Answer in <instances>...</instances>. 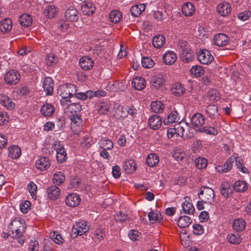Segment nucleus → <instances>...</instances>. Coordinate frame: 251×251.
<instances>
[{
    "label": "nucleus",
    "mask_w": 251,
    "mask_h": 251,
    "mask_svg": "<svg viewBox=\"0 0 251 251\" xmlns=\"http://www.w3.org/2000/svg\"><path fill=\"white\" fill-rule=\"evenodd\" d=\"M8 228L11 234L15 233V236H17L18 234H24L25 232L26 225L23 219L16 218L11 222Z\"/></svg>",
    "instance_id": "f257e3e1"
},
{
    "label": "nucleus",
    "mask_w": 251,
    "mask_h": 251,
    "mask_svg": "<svg viewBox=\"0 0 251 251\" xmlns=\"http://www.w3.org/2000/svg\"><path fill=\"white\" fill-rule=\"evenodd\" d=\"M88 223L86 221L78 222L73 226L71 237L76 238L78 235H82L89 230Z\"/></svg>",
    "instance_id": "f03ea898"
},
{
    "label": "nucleus",
    "mask_w": 251,
    "mask_h": 251,
    "mask_svg": "<svg viewBox=\"0 0 251 251\" xmlns=\"http://www.w3.org/2000/svg\"><path fill=\"white\" fill-rule=\"evenodd\" d=\"M198 195L200 200H204L205 202H206V200L209 201L210 203L211 202L210 201H213L215 197L214 190L212 188L205 186L201 187Z\"/></svg>",
    "instance_id": "7ed1b4c3"
},
{
    "label": "nucleus",
    "mask_w": 251,
    "mask_h": 251,
    "mask_svg": "<svg viewBox=\"0 0 251 251\" xmlns=\"http://www.w3.org/2000/svg\"><path fill=\"white\" fill-rule=\"evenodd\" d=\"M71 120V128L75 134H78L82 128L83 120L80 116L77 114H72L70 116Z\"/></svg>",
    "instance_id": "20e7f679"
},
{
    "label": "nucleus",
    "mask_w": 251,
    "mask_h": 251,
    "mask_svg": "<svg viewBox=\"0 0 251 251\" xmlns=\"http://www.w3.org/2000/svg\"><path fill=\"white\" fill-rule=\"evenodd\" d=\"M21 75L16 70L12 69L8 71L5 75L4 79L5 82L9 85H14L20 81Z\"/></svg>",
    "instance_id": "39448f33"
},
{
    "label": "nucleus",
    "mask_w": 251,
    "mask_h": 251,
    "mask_svg": "<svg viewBox=\"0 0 251 251\" xmlns=\"http://www.w3.org/2000/svg\"><path fill=\"white\" fill-rule=\"evenodd\" d=\"M205 122L204 116L201 113L197 112L193 114L191 118V123L194 129L201 128Z\"/></svg>",
    "instance_id": "423d86ee"
},
{
    "label": "nucleus",
    "mask_w": 251,
    "mask_h": 251,
    "mask_svg": "<svg viewBox=\"0 0 251 251\" xmlns=\"http://www.w3.org/2000/svg\"><path fill=\"white\" fill-rule=\"evenodd\" d=\"M197 58L201 63L206 65L211 63L214 60L211 53L206 50H199L197 53Z\"/></svg>",
    "instance_id": "0eeeda50"
},
{
    "label": "nucleus",
    "mask_w": 251,
    "mask_h": 251,
    "mask_svg": "<svg viewBox=\"0 0 251 251\" xmlns=\"http://www.w3.org/2000/svg\"><path fill=\"white\" fill-rule=\"evenodd\" d=\"M217 12L221 16L226 17L231 11V7L228 2H221L217 6Z\"/></svg>",
    "instance_id": "6e6552de"
},
{
    "label": "nucleus",
    "mask_w": 251,
    "mask_h": 251,
    "mask_svg": "<svg viewBox=\"0 0 251 251\" xmlns=\"http://www.w3.org/2000/svg\"><path fill=\"white\" fill-rule=\"evenodd\" d=\"M81 199L79 196L76 193H71L66 198L65 202L66 204L70 207H75L80 203Z\"/></svg>",
    "instance_id": "1a4fd4ad"
},
{
    "label": "nucleus",
    "mask_w": 251,
    "mask_h": 251,
    "mask_svg": "<svg viewBox=\"0 0 251 251\" xmlns=\"http://www.w3.org/2000/svg\"><path fill=\"white\" fill-rule=\"evenodd\" d=\"M65 17L66 20L69 21L76 22L79 18L78 12L74 7L70 6L66 10Z\"/></svg>",
    "instance_id": "9d476101"
},
{
    "label": "nucleus",
    "mask_w": 251,
    "mask_h": 251,
    "mask_svg": "<svg viewBox=\"0 0 251 251\" xmlns=\"http://www.w3.org/2000/svg\"><path fill=\"white\" fill-rule=\"evenodd\" d=\"M235 160V157L231 156L229 158H228L226 160V162L224 164V165L218 166L216 168L217 171L222 173H226L229 171L232 168Z\"/></svg>",
    "instance_id": "9b49d317"
},
{
    "label": "nucleus",
    "mask_w": 251,
    "mask_h": 251,
    "mask_svg": "<svg viewBox=\"0 0 251 251\" xmlns=\"http://www.w3.org/2000/svg\"><path fill=\"white\" fill-rule=\"evenodd\" d=\"M213 41L215 45L224 47L228 43L229 38L225 34L219 33L215 35Z\"/></svg>",
    "instance_id": "f8f14e48"
},
{
    "label": "nucleus",
    "mask_w": 251,
    "mask_h": 251,
    "mask_svg": "<svg viewBox=\"0 0 251 251\" xmlns=\"http://www.w3.org/2000/svg\"><path fill=\"white\" fill-rule=\"evenodd\" d=\"M151 89H158L165 84L163 77L161 75L153 76L150 80Z\"/></svg>",
    "instance_id": "ddd939ff"
},
{
    "label": "nucleus",
    "mask_w": 251,
    "mask_h": 251,
    "mask_svg": "<svg viewBox=\"0 0 251 251\" xmlns=\"http://www.w3.org/2000/svg\"><path fill=\"white\" fill-rule=\"evenodd\" d=\"M43 88L47 95H51L54 88V83L50 77H46L44 79Z\"/></svg>",
    "instance_id": "4468645a"
},
{
    "label": "nucleus",
    "mask_w": 251,
    "mask_h": 251,
    "mask_svg": "<svg viewBox=\"0 0 251 251\" xmlns=\"http://www.w3.org/2000/svg\"><path fill=\"white\" fill-rule=\"evenodd\" d=\"M49 159L45 156H41L36 160V166L38 169L41 171L47 170L50 166Z\"/></svg>",
    "instance_id": "2eb2a0df"
},
{
    "label": "nucleus",
    "mask_w": 251,
    "mask_h": 251,
    "mask_svg": "<svg viewBox=\"0 0 251 251\" xmlns=\"http://www.w3.org/2000/svg\"><path fill=\"white\" fill-rule=\"evenodd\" d=\"M148 124L151 128L156 130L160 127L162 124V120L158 115H153L150 117Z\"/></svg>",
    "instance_id": "dca6fc26"
},
{
    "label": "nucleus",
    "mask_w": 251,
    "mask_h": 251,
    "mask_svg": "<svg viewBox=\"0 0 251 251\" xmlns=\"http://www.w3.org/2000/svg\"><path fill=\"white\" fill-rule=\"evenodd\" d=\"M47 194L49 198L54 200L59 197L60 191L56 186L51 185L47 189Z\"/></svg>",
    "instance_id": "f3484780"
},
{
    "label": "nucleus",
    "mask_w": 251,
    "mask_h": 251,
    "mask_svg": "<svg viewBox=\"0 0 251 251\" xmlns=\"http://www.w3.org/2000/svg\"><path fill=\"white\" fill-rule=\"evenodd\" d=\"M79 65L84 70L91 69L94 66V62L92 59L87 56H83L80 59Z\"/></svg>",
    "instance_id": "a211bd4d"
},
{
    "label": "nucleus",
    "mask_w": 251,
    "mask_h": 251,
    "mask_svg": "<svg viewBox=\"0 0 251 251\" xmlns=\"http://www.w3.org/2000/svg\"><path fill=\"white\" fill-rule=\"evenodd\" d=\"M179 120L178 113L176 111L171 112L163 120L165 125H168L172 123H178Z\"/></svg>",
    "instance_id": "6ab92c4d"
},
{
    "label": "nucleus",
    "mask_w": 251,
    "mask_h": 251,
    "mask_svg": "<svg viewBox=\"0 0 251 251\" xmlns=\"http://www.w3.org/2000/svg\"><path fill=\"white\" fill-rule=\"evenodd\" d=\"M132 86L137 90L144 89L146 86V80L141 76L135 77L132 81Z\"/></svg>",
    "instance_id": "aec40b11"
},
{
    "label": "nucleus",
    "mask_w": 251,
    "mask_h": 251,
    "mask_svg": "<svg viewBox=\"0 0 251 251\" xmlns=\"http://www.w3.org/2000/svg\"><path fill=\"white\" fill-rule=\"evenodd\" d=\"M8 155L13 159H17L21 155V149L17 145H12L8 148Z\"/></svg>",
    "instance_id": "412c9836"
},
{
    "label": "nucleus",
    "mask_w": 251,
    "mask_h": 251,
    "mask_svg": "<svg viewBox=\"0 0 251 251\" xmlns=\"http://www.w3.org/2000/svg\"><path fill=\"white\" fill-rule=\"evenodd\" d=\"M176 53L173 51L166 52L163 56V60L166 65H170L174 64L176 60Z\"/></svg>",
    "instance_id": "4be33fe9"
},
{
    "label": "nucleus",
    "mask_w": 251,
    "mask_h": 251,
    "mask_svg": "<svg viewBox=\"0 0 251 251\" xmlns=\"http://www.w3.org/2000/svg\"><path fill=\"white\" fill-rule=\"evenodd\" d=\"M123 169L126 174H132L136 169V163L133 159L125 161L123 164Z\"/></svg>",
    "instance_id": "5701e85b"
},
{
    "label": "nucleus",
    "mask_w": 251,
    "mask_h": 251,
    "mask_svg": "<svg viewBox=\"0 0 251 251\" xmlns=\"http://www.w3.org/2000/svg\"><path fill=\"white\" fill-rule=\"evenodd\" d=\"M0 103L9 110H12L15 106L12 100L3 94H0Z\"/></svg>",
    "instance_id": "b1692460"
},
{
    "label": "nucleus",
    "mask_w": 251,
    "mask_h": 251,
    "mask_svg": "<svg viewBox=\"0 0 251 251\" xmlns=\"http://www.w3.org/2000/svg\"><path fill=\"white\" fill-rule=\"evenodd\" d=\"M13 23L10 18H5L0 23V30L3 33L9 31L12 28Z\"/></svg>",
    "instance_id": "393cba45"
},
{
    "label": "nucleus",
    "mask_w": 251,
    "mask_h": 251,
    "mask_svg": "<svg viewBox=\"0 0 251 251\" xmlns=\"http://www.w3.org/2000/svg\"><path fill=\"white\" fill-rule=\"evenodd\" d=\"M195 10L194 5L190 2L184 3L181 7V11L186 16H191L193 14Z\"/></svg>",
    "instance_id": "a878e982"
},
{
    "label": "nucleus",
    "mask_w": 251,
    "mask_h": 251,
    "mask_svg": "<svg viewBox=\"0 0 251 251\" xmlns=\"http://www.w3.org/2000/svg\"><path fill=\"white\" fill-rule=\"evenodd\" d=\"M146 9V5L144 3L135 4L132 6L130 8V13L131 15L134 17H137Z\"/></svg>",
    "instance_id": "bb28decb"
},
{
    "label": "nucleus",
    "mask_w": 251,
    "mask_h": 251,
    "mask_svg": "<svg viewBox=\"0 0 251 251\" xmlns=\"http://www.w3.org/2000/svg\"><path fill=\"white\" fill-rule=\"evenodd\" d=\"M81 10L84 15H91L95 13L96 7L93 3L87 2L81 6Z\"/></svg>",
    "instance_id": "cd10ccee"
},
{
    "label": "nucleus",
    "mask_w": 251,
    "mask_h": 251,
    "mask_svg": "<svg viewBox=\"0 0 251 251\" xmlns=\"http://www.w3.org/2000/svg\"><path fill=\"white\" fill-rule=\"evenodd\" d=\"M100 147L102 149L111 150L113 148L112 141L106 137H102L98 142Z\"/></svg>",
    "instance_id": "c85d7f7f"
},
{
    "label": "nucleus",
    "mask_w": 251,
    "mask_h": 251,
    "mask_svg": "<svg viewBox=\"0 0 251 251\" xmlns=\"http://www.w3.org/2000/svg\"><path fill=\"white\" fill-rule=\"evenodd\" d=\"M40 112L44 117H50L54 113V108L51 104L45 103L41 107Z\"/></svg>",
    "instance_id": "c756f323"
},
{
    "label": "nucleus",
    "mask_w": 251,
    "mask_h": 251,
    "mask_svg": "<svg viewBox=\"0 0 251 251\" xmlns=\"http://www.w3.org/2000/svg\"><path fill=\"white\" fill-rule=\"evenodd\" d=\"M193 52L187 48L183 49L180 53V57L185 63H189L193 59Z\"/></svg>",
    "instance_id": "7c9ffc66"
},
{
    "label": "nucleus",
    "mask_w": 251,
    "mask_h": 251,
    "mask_svg": "<svg viewBox=\"0 0 251 251\" xmlns=\"http://www.w3.org/2000/svg\"><path fill=\"white\" fill-rule=\"evenodd\" d=\"M159 161V156L155 153L149 154L146 158L147 164L151 167L156 166Z\"/></svg>",
    "instance_id": "2f4dec72"
},
{
    "label": "nucleus",
    "mask_w": 251,
    "mask_h": 251,
    "mask_svg": "<svg viewBox=\"0 0 251 251\" xmlns=\"http://www.w3.org/2000/svg\"><path fill=\"white\" fill-rule=\"evenodd\" d=\"M192 222L191 219L187 216H180L177 221V225L181 228H186Z\"/></svg>",
    "instance_id": "473e14b6"
},
{
    "label": "nucleus",
    "mask_w": 251,
    "mask_h": 251,
    "mask_svg": "<svg viewBox=\"0 0 251 251\" xmlns=\"http://www.w3.org/2000/svg\"><path fill=\"white\" fill-rule=\"evenodd\" d=\"M153 46L156 48L162 47L165 43V38L162 35H157L155 36L152 40Z\"/></svg>",
    "instance_id": "72a5a7b5"
},
{
    "label": "nucleus",
    "mask_w": 251,
    "mask_h": 251,
    "mask_svg": "<svg viewBox=\"0 0 251 251\" xmlns=\"http://www.w3.org/2000/svg\"><path fill=\"white\" fill-rule=\"evenodd\" d=\"M67 86L66 84H63L59 87L57 90V93L62 97L63 99H65L66 101H69L72 102V100H70L69 95L68 94Z\"/></svg>",
    "instance_id": "f704fd0d"
},
{
    "label": "nucleus",
    "mask_w": 251,
    "mask_h": 251,
    "mask_svg": "<svg viewBox=\"0 0 251 251\" xmlns=\"http://www.w3.org/2000/svg\"><path fill=\"white\" fill-rule=\"evenodd\" d=\"M196 131L213 135H216L218 133L217 129L211 126H202L201 128L196 129Z\"/></svg>",
    "instance_id": "c9c22d12"
},
{
    "label": "nucleus",
    "mask_w": 251,
    "mask_h": 251,
    "mask_svg": "<svg viewBox=\"0 0 251 251\" xmlns=\"http://www.w3.org/2000/svg\"><path fill=\"white\" fill-rule=\"evenodd\" d=\"M32 22V18L29 14H23L19 18V22L23 27L30 26Z\"/></svg>",
    "instance_id": "e433bc0d"
},
{
    "label": "nucleus",
    "mask_w": 251,
    "mask_h": 251,
    "mask_svg": "<svg viewBox=\"0 0 251 251\" xmlns=\"http://www.w3.org/2000/svg\"><path fill=\"white\" fill-rule=\"evenodd\" d=\"M226 240L231 244L238 245L242 242V238L238 233H230L227 235Z\"/></svg>",
    "instance_id": "4c0bfd02"
},
{
    "label": "nucleus",
    "mask_w": 251,
    "mask_h": 251,
    "mask_svg": "<svg viewBox=\"0 0 251 251\" xmlns=\"http://www.w3.org/2000/svg\"><path fill=\"white\" fill-rule=\"evenodd\" d=\"M218 107L215 104L209 105L205 110L206 113L211 119L215 118L218 116Z\"/></svg>",
    "instance_id": "58836bf2"
},
{
    "label": "nucleus",
    "mask_w": 251,
    "mask_h": 251,
    "mask_svg": "<svg viewBox=\"0 0 251 251\" xmlns=\"http://www.w3.org/2000/svg\"><path fill=\"white\" fill-rule=\"evenodd\" d=\"M151 107L152 111L155 113H162L164 108V104L160 101H154L151 103Z\"/></svg>",
    "instance_id": "ea45409f"
},
{
    "label": "nucleus",
    "mask_w": 251,
    "mask_h": 251,
    "mask_svg": "<svg viewBox=\"0 0 251 251\" xmlns=\"http://www.w3.org/2000/svg\"><path fill=\"white\" fill-rule=\"evenodd\" d=\"M220 193L224 197H228L231 194L230 184L227 182H222L220 185Z\"/></svg>",
    "instance_id": "a19ab883"
},
{
    "label": "nucleus",
    "mask_w": 251,
    "mask_h": 251,
    "mask_svg": "<svg viewBox=\"0 0 251 251\" xmlns=\"http://www.w3.org/2000/svg\"><path fill=\"white\" fill-rule=\"evenodd\" d=\"M232 226L236 231H241L245 228L246 222L242 219H237L233 221Z\"/></svg>",
    "instance_id": "79ce46f5"
},
{
    "label": "nucleus",
    "mask_w": 251,
    "mask_h": 251,
    "mask_svg": "<svg viewBox=\"0 0 251 251\" xmlns=\"http://www.w3.org/2000/svg\"><path fill=\"white\" fill-rule=\"evenodd\" d=\"M109 17L111 22L118 23L122 19V14L119 11L113 10L110 12Z\"/></svg>",
    "instance_id": "37998d69"
},
{
    "label": "nucleus",
    "mask_w": 251,
    "mask_h": 251,
    "mask_svg": "<svg viewBox=\"0 0 251 251\" xmlns=\"http://www.w3.org/2000/svg\"><path fill=\"white\" fill-rule=\"evenodd\" d=\"M46 63L48 66H55L58 61V59L56 55L53 53L48 54L46 57Z\"/></svg>",
    "instance_id": "c03bdc74"
},
{
    "label": "nucleus",
    "mask_w": 251,
    "mask_h": 251,
    "mask_svg": "<svg viewBox=\"0 0 251 251\" xmlns=\"http://www.w3.org/2000/svg\"><path fill=\"white\" fill-rule=\"evenodd\" d=\"M65 180V176L60 172L55 173L53 176V182L55 185H61L64 182Z\"/></svg>",
    "instance_id": "a18cd8bd"
},
{
    "label": "nucleus",
    "mask_w": 251,
    "mask_h": 251,
    "mask_svg": "<svg viewBox=\"0 0 251 251\" xmlns=\"http://www.w3.org/2000/svg\"><path fill=\"white\" fill-rule=\"evenodd\" d=\"M185 89L184 88L183 85L179 83H176L173 85L172 88V93L176 96L182 95Z\"/></svg>",
    "instance_id": "49530a36"
},
{
    "label": "nucleus",
    "mask_w": 251,
    "mask_h": 251,
    "mask_svg": "<svg viewBox=\"0 0 251 251\" xmlns=\"http://www.w3.org/2000/svg\"><path fill=\"white\" fill-rule=\"evenodd\" d=\"M127 109L122 105H118L117 107L116 113L118 116H119L120 120H123L127 116Z\"/></svg>",
    "instance_id": "de8ad7c7"
},
{
    "label": "nucleus",
    "mask_w": 251,
    "mask_h": 251,
    "mask_svg": "<svg viewBox=\"0 0 251 251\" xmlns=\"http://www.w3.org/2000/svg\"><path fill=\"white\" fill-rule=\"evenodd\" d=\"M195 164L198 169H204L207 165V160L204 157H199L195 159Z\"/></svg>",
    "instance_id": "09e8293b"
},
{
    "label": "nucleus",
    "mask_w": 251,
    "mask_h": 251,
    "mask_svg": "<svg viewBox=\"0 0 251 251\" xmlns=\"http://www.w3.org/2000/svg\"><path fill=\"white\" fill-rule=\"evenodd\" d=\"M191 74L195 77H200L204 73V70L201 66H194L190 69Z\"/></svg>",
    "instance_id": "8fccbe9b"
},
{
    "label": "nucleus",
    "mask_w": 251,
    "mask_h": 251,
    "mask_svg": "<svg viewBox=\"0 0 251 251\" xmlns=\"http://www.w3.org/2000/svg\"><path fill=\"white\" fill-rule=\"evenodd\" d=\"M57 11L54 6H47L45 10L44 14L49 18H52L56 14Z\"/></svg>",
    "instance_id": "3c124183"
},
{
    "label": "nucleus",
    "mask_w": 251,
    "mask_h": 251,
    "mask_svg": "<svg viewBox=\"0 0 251 251\" xmlns=\"http://www.w3.org/2000/svg\"><path fill=\"white\" fill-rule=\"evenodd\" d=\"M108 104L105 102H101L97 104V110L100 115L105 114L108 112Z\"/></svg>",
    "instance_id": "603ef678"
},
{
    "label": "nucleus",
    "mask_w": 251,
    "mask_h": 251,
    "mask_svg": "<svg viewBox=\"0 0 251 251\" xmlns=\"http://www.w3.org/2000/svg\"><path fill=\"white\" fill-rule=\"evenodd\" d=\"M56 159L58 162L63 163L67 159V153L65 148H62L56 152Z\"/></svg>",
    "instance_id": "864d4df0"
},
{
    "label": "nucleus",
    "mask_w": 251,
    "mask_h": 251,
    "mask_svg": "<svg viewBox=\"0 0 251 251\" xmlns=\"http://www.w3.org/2000/svg\"><path fill=\"white\" fill-rule=\"evenodd\" d=\"M128 219V215L126 212H123L120 211L115 216V221L118 222L124 223Z\"/></svg>",
    "instance_id": "5fc2aeb1"
},
{
    "label": "nucleus",
    "mask_w": 251,
    "mask_h": 251,
    "mask_svg": "<svg viewBox=\"0 0 251 251\" xmlns=\"http://www.w3.org/2000/svg\"><path fill=\"white\" fill-rule=\"evenodd\" d=\"M182 207L183 210L186 214H192L195 211V208L193 204L189 202H184L182 204Z\"/></svg>",
    "instance_id": "6e6d98bb"
},
{
    "label": "nucleus",
    "mask_w": 251,
    "mask_h": 251,
    "mask_svg": "<svg viewBox=\"0 0 251 251\" xmlns=\"http://www.w3.org/2000/svg\"><path fill=\"white\" fill-rule=\"evenodd\" d=\"M148 217L150 221H160L162 217L157 211L154 212L153 210H151L148 213Z\"/></svg>",
    "instance_id": "4d7b16f0"
},
{
    "label": "nucleus",
    "mask_w": 251,
    "mask_h": 251,
    "mask_svg": "<svg viewBox=\"0 0 251 251\" xmlns=\"http://www.w3.org/2000/svg\"><path fill=\"white\" fill-rule=\"evenodd\" d=\"M141 64L144 68L149 69L154 66V62L151 58L144 57L142 58Z\"/></svg>",
    "instance_id": "13d9d810"
},
{
    "label": "nucleus",
    "mask_w": 251,
    "mask_h": 251,
    "mask_svg": "<svg viewBox=\"0 0 251 251\" xmlns=\"http://www.w3.org/2000/svg\"><path fill=\"white\" fill-rule=\"evenodd\" d=\"M234 188L237 192H244L247 189V185L243 181H236L234 183Z\"/></svg>",
    "instance_id": "bf43d9fd"
},
{
    "label": "nucleus",
    "mask_w": 251,
    "mask_h": 251,
    "mask_svg": "<svg viewBox=\"0 0 251 251\" xmlns=\"http://www.w3.org/2000/svg\"><path fill=\"white\" fill-rule=\"evenodd\" d=\"M81 183L80 179L76 176H72L70 180V188H77L79 187Z\"/></svg>",
    "instance_id": "052dcab7"
},
{
    "label": "nucleus",
    "mask_w": 251,
    "mask_h": 251,
    "mask_svg": "<svg viewBox=\"0 0 251 251\" xmlns=\"http://www.w3.org/2000/svg\"><path fill=\"white\" fill-rule=\"evenodd\" d=\"M27 189L32 198L34 199H36V194L37 190V187L36 185L32 182H30L29 184H28L27 185Z\"/></svg>",
    "instance_id": "680f3d73"
},
{
    "label": "nucleus",
    "mask_w": 251,
    "mask_h": 251,
    "mask_svg": "<svg viewBox=\"0 0 251 251\" xmlns=\"http://www.w3.org/2000/svg\"><path fill=\"white\" fill-rule=\"evenodd\" d=\"M50 237L52 240L57 244H62L64 242V239L57 232H53L52 234L50 235Z\"/></svg>",
    "instance_id": "e2e57ef3"
},
{
    "label": "nucleus",
    "mask_w": 251,
    "mask_h": 251,
    "mask_svg": "<svg viewBox=\"0 0 251 251\" xmlns=\"http://www.w3.org/2000/svg\"><path fill=\"white\" fill-rule=\"evenodd\" d=\"M92 144V141L90 137L88 136L84 137L81 142V146L82 148L88 149Z\"/></svg>",
    "instance_id": "0e129e2a"
},
{
    "label": "nucleus",
    "mask_w": 251,
    "mask_h": 251,
    "mask_svg": "<svg viewBox=\"0 0 251 251\" xmlns=\"http://www.w3.org/2000/svg\"><path fill=\"white\" fill-rule=\"evenodd\" d=\"M185 156V153L180 150H176L174 151L173 157L176 161L182 160Z\"/></svg>",
    "instance_id": "69168bd1"
},
{
    "label": "nucleus",
    "mask_w": 251,
    "mask_h": 251,
    "mask_svg": "<svg viewBox=\"0 0 251 251\" xmlns=\"http://www.w3.org/2000/svg\"><path fill=\"white\" fill-rule=\"evenodd\" d=\"M194 234L200 235L203 233L204 228L200 224H195L193 226Z\"/></svg>",
    "instance_id": "338daca9"
},
{
    "label": "nucleus",
    "mask_w": 251,
    "mask_h": 251,
    "mask_svg": "<svg viewBox=\"0 0 251 251\" xmlns=\"http://www.w3.org/2000/svg\"><path fill=\"white\" fill-rule=\"evenodd\" d=\"M94 238L98 239L99 241L103 239L105 237V233L100 229H97L93 233Z\"/></svg>",
    "instance_id": "774afa93"
}]
</instances>
